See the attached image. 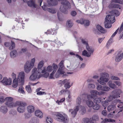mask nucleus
<instances>
[{
    "label": "nucleus",
    "mask_w": 123,
    "mask_h": 123,
    "mask_svg": "<svg viewBox=\"0 0 123 123\" xmlns=\"http://www.w3.org/2000/svg\"><path fill=\"white\" fill-rule=\"evenodd\" d=\"M43 61H41L39 63L37 66V68H33L32 70L31 75L29 79L31 81H34L37 79H39L42 75L41 73H44L46 70L45 67H44L43 69H42L43 64Z\"/></svg>",
    "instance_id": "obj_1"
},
{
    "label": "nucleus",
    "mask_w": 123,
    "mask_h": 123,
    "mask_svg": "<svg viewBox=\"0 0 123 123\" xmlns=\"http://www.w3.org/2000/svg\"><path fill=\"white\" fill-rule=\"evenodd\" d=\"M56 119L57 121L63 123H68L69 118L67 115L65 113H58L56 114Z\"/></svg>",
    "instance_id": "obj_2"
},
{
    "label": "nucleus",
    "mask_w": 123,
    "mask_h": 123,
    "mask_svg": "<svg viewBox=\"0 0 123 123\" xmlns=\"http://www.w3.org/2000/svg\"><path fill=\"white\" fill-rule=\"evenodd\" d=\"M62 4L60 8V11L63 13L66 14L67 10L68 8H70V5L69 3L66 0H62L61 2Z\"/></svg>",
    "instance_id": "obj_3"
},
{
    "label": "nucleus",
    "mask_w": 123,
    "mask_h": 123,
    "mask_svg": "<svg viewBox=\"0 0 123 123\" xmlns=\"http://www.w3.org/2000/svg\"><path fill=\"white\" fill-rule=\"evenodd\" d=\"M109 74L106 73H102L100 74L99 79L97 80L98 82L100 84L104 85L109 80Z\"/></svg>",
    "instance_id": "obj_4"
},
{
    "label": "nucleus",
    "mask_w": 123,
    "mask_h": 123,
    "mask_svg": "<svg viewBox=\"0 0 123 123\" xmlns=\"http://www.w3.org/2000/svg\"><path fill=\"white\" fill-rule=\"evenodd\" d=\"M35 59L34 58L32 59L30 62L27 61L26 62L24 66V71L26 73L30 72L34 66Z\"/></svg>",
    "instance_id": "obj_5"
},
{
    "label": "nucleus",
    "mask_w": 123,
    "mask_h": 123,
    "mask_svg": "<svg viewBox=\"0 0 123 123\" xmlns=\"http://www.w3.org/2000/svg\"><path fill=\"white\" fill-rule=\"evenodd\" d=\"M86 48L87 51L86 50H84L82 52V55L88 57H90L91 55L93 54L94 49L92 47L89 46V45L87 46Z\"/></svg>",
    "instance_id": "obj_6"
},
{
    "label": "nucleus",
    "mask_w": 123,
    "mask_h": 123,
    "mask_svg": "<svg viewBox=\"0 0 123 123\" xmlns=\"http://www.w3.org/2000/svg\"><path fill=\"white\" fill-rule=\"evenodd\" d=\"M27 105L26 104L18 101L17 106L18 107L17 108V111L20 113H23L25 111V107Z\"/></svg>",
    "instance_id": "obj_7"
},
{
    "label": "nucleus",
    "mask_w": 123,
    "mask_h": 123,
    "mask_svg": "<svg viewBox=\"0 0 123 123\" xmlns=\"http://www.w3.org/2000/svg\"><path fill=\"white\" fill-rule=\"evenodd\" d=\"M25 74V73L23 71L19 73L17 79L19 83H21V84L23 83L24 81Z\"/></svg>",
    "instance_id": "obj_8"
},
{
    "label": "nucleus",
    "mask_w": 123,
    "mask_h": 123,
    "mask_svg": "<svg viewBox=\"0 0 123 123\" xmlns=\"http://www.w3.org/2000/svg\"><path fill=\"white\" fill-rule=\"evenodd\" d=\"M115 16L114 15L109 14L106 16L105 18L106 23L107 21L113 23L115 21Z\"/></svg>",
    "instance_id": "obj_9"
},
{
    "label": "nucleus",
    "mask_w": 123,
    "mask_h": 123,
    "mask_svg": "<svg viewBox=\"0 0 123 123\" xmlns=\"http://www.w3.org/2000/svg\"><path fill=\"white\" fill-rule=\"evenodd\" d=\"M122 93L121 90L119 89H117L113 91L112 92V94L113 95L114 97L116 98L120 97V95Z\"/></svg>",
    "instance_id": "obj_10"
},
{
    "label": "nucleus",
    "mask_w": 123,
    "mask_h": 123,
    "mask_svg": "<svg viewBox=\"0 0 123 123\" xmlns=\"http://www.w3.org/2000/svg\"><path fill=\"white\" fill-rule=\"evenodd\" d=\"M79 106H76L74 109H71L69 110V112H70L72 116L74 117L76 115L77 111H79Z\"/></svg>",
    "instance_id": "obj_11"
},
{
    "label": "nucleus",
    "mask_w": 123,
    "mask_h": 123,
    "mask_svg": "<svg viewBox=\"0 0 123 123\" xmlns=\"http://www.w3.org/2000/svg\"><path fill=\"white\" fill-rule=\"evenodd\" d=\"M70 81L69 80L65 79L62 81V84H64V87L66 89L69 88L71 86L70 85Z\"/></svg>",
    "instance_id": "obj_12"
},
{
    "label": "nucleus",
    "mask_w": 123,
    "mask_h": 123,
    "mask_svg": "<svg viewBox=\"0 0 123 123\" xmlns=\"http://www.w3.org/2000/svg\"><path fill=\"white\" fill-rule=\"evenodd\" d=\"M42 7L44 10H47L48 12L52 13L54 14L56 12V11L54 9L50 8H47V5L45 4H44L43 6H42Z\"/></svg>",
    "instance_id": "obj_13"
},
{
    "label": "nucleus",
    "mask_w": 123,
    "mask_h": 123,
    "mask_svg": "<svg viewBox=\"0 0 123 123\" xmlns=\"http://www.w3.org/2000/svg\"><path fill=\"white\" fill-rule=\"evenodd\" d=\"M90 93L91 94L87 96V98H93L97 95V91L96 90H91Z\"/></svg>",
    "instance_id": "obj_14"
},
{
    "label": "nucleus",
    "mask_w": 123,
    "mask_h": 123,
    "mask_svg": "<svg viewBox=\"0 0 123 123\" xmlns=\"http://www.w3.org/2000/svg\"><path fill=\"white\" fill-rule=\"evenodd\" d=\"M1 82L5 85H9L12 83L11 80L10 79H7L6 78H4Z\"/></svg>",
    "instance_id": "obj_15"
},
{
    "label": "nucleus",
    "mask_w": 123,
    "mask_h": 123,
    "mask_svg": "<svg viewBox=\"0 0 123 123\" xmlns=\"http://www.w3.org/2000/svg\"><path fill=\"white\" fill-rule=\"evenodd\" d=\"M8 109L6 105H2L0 107V112L4 114H6L7 112Z\"/></svg>",
    "instance_id": "obj_16"
},
{
    "label": "nucleus",
    "mask_w": 123,
    "mask_h": 123,
    "mask_svg": "<svg viewBox=\"0 0 123 123\" xmlns=\"http://www.w3.org/2000/svg\"><path fill=\"white\" fill-rule=\"evenodd\" d=\"M75 62H74L73 63H68L67 66L68 69L69 70H73L74 69L77 67V66L75 65L74 66V64H75Z\"/></svg>",
    "instance_id": "obj_17"
},
{
    "label": "nucleus",
    "mask_w": 123,
    "mask_h": 123,
    "mask_svg": "<svg viewBox=\"0 0 123 123\" xmlns=\"http://www.w3.org/2000/svg\"><path fill=\"white\" fill-rule=\"evenodd\" d=\"M79 112L82 115H84L86 112L85 108L83 106L81 105L78 106Z\"/></svg>",
    "instance_id": "obj_18"
},
{
    "label": "nucleus",
    "mask_w": 123,
    "mask_h": 123,
    "mask_svg": "<svg viewBox=\"0 0 123 123\" xmlns=\"http://www.w3.org/2000/svg\"><path fill=\"white\" fill-rule=\"evenodd\" d=\"M123 58V52L121 54L119 53L116 55L115 60L117 62H119Z\"/></svg>",
    "instance_id": "obj_19"
},
{
    "label": "nucleus",
    "mask_w": 123,
    "mask_h": 123,
    "mask_svg": "<svg viewBox=\"0 0 123 123\" xmlns=\"http://www.w3.org/2000/svg\"><path fill=\"white\" fill-rule=\"evenodd\" d=\"M108 111V112L113 111V113L115 112V111L116 110V107L114 105H109L107 108Z\"/></svg>",
    "instance_id": "obj_20"
},
{
    "label": "nucleus",
    "mask_w": 123,
    "mask_h": 123,
    "mask_svg": "<svg viewBox=\"0 0 123 123\" xmlns=\"http://www.w3.org/2000/svg\"><path fill=\"white\" fill-rule=\"evenodd\" d=\"M18 101H16L15 102H12L8 103V104L6 105L8 107L12 108L16 107L17 106Z\"/></svg>",
    "instance_id": "obj_21"
},
{
    "label": "nucleus",
    "mask_w": 123,
    "mask_h": 123,
    "mask_svg": "<svg viewBox=\"0 0 123 123\" xmlns=\"http://www.w3.org/2000/svg\"><path fill=\"white\" fill-rule=\"evenodd\" d=\"M10 55V56L12 58H14L17 55V52L16 50H13L11 51Z\"/></svg>",
    "instance_id": "obj_22"
},
{
    "label": "nucleus",
    "mask_w": 123,
    "mask_h": 123,
    "mask_svg": "<svg viewBox=\"0 0 123 123\" xmlns=\"http://www.w3.org/2000/svg\"><path fill=\"white\" fill-rule=\"evenodd\" d=\"M97 29L101 33H105L106 31L101 26L99 25H97L96 27Z\"/></svg>",
    "instance_id": "obj_23"
},
{
    "label": "nucleus",
    "mask_w": 123,
    "mask_h": 123,
    "mask_svg": "<svg viewBox=\"0 0 123 123\" xmlns=\"http://www.w3.org/2000/svg\"><path fill=\"white\" fill-rule=\"evenodd\" d=\"M119 7V5L118 4L113 3L111 2L109 4L108 7L109 8H118Z\"/></svg>",
    "instance_id": "obj_24"
},
{
    "label": "nucleus",
    "mask_w": 123,
    "mask_h": 123,
    "mask_svg": "<svg viewBox=\"0 0 123 123\" xmlns=\"http://www.w3.org/2000/svg\"><path fill=\"white\" fill-rule=\"evenodd\" d=\"M35 114L36 116L40 118H42L43 117V113L39 110H36L35 112Z\"/></svg>",
    "instance_id": "obj_25"
},
{
    "label": "nucleus",
    "mask_w": 123,
    "mask_h": 123,
    "mask_svg": "<svg viewBox=\"0 0 123 123\" xmlns=\"http://www.w3.org/2000/svg\"><path fill=\"white\" fill-rule=\"evenodd\" d=\"M27 110L29 112L32 113L35 110V108L32 105H30L27 107Z\"/></svg>",
    "instance_id": "obj_26"
},
{
    "label": "nucleus",
    "mask_w": 123,
    "mask_h": 123,
    "mask_svg": "<svg viewBox=\"0 0 123 123\" xmlns=\"http://www.w3.org/2000/svg\"><path fill=\"white\" fill-rule=\"evenodd\" d=\"M108 85L111 88L114 89L116 87V86L113 83H112L111 81H109L108 83Z\"/></svg>",
    "instance_id": "obj_27"
},
{
    "label": "nucleus",
    "mask_w": 123,
    "mask_h": 123,
    "mask_svg": "<svg viewBox=\"0 0 123 123\" xmlns=\"http://www.w3.org/2000/svg\"><path fill=\"white\" fill-rule=\"evenodd\" d=\"M64 69H65L59 68L57 70L61 74L63 75L62 76L63 77L66 75V74H65V72L64 70Z\"/></svg>",
    "instance_id": "obj_28"
},
{
    "label": "nucleus",
    "mask_w": 123,
    "mask_h": 123,
    "mask_svg": "<svg viewBox=\"0 0 123 123\" xmlns=\"http://www.w3.org/2000/svg\"><path fill=\"white\" fill-rule=\"evenodd\" d=\"M13 100V98L11 97H6L5 99L6 102L5 103V104L6 105L8 103H9L10 102H12Z\"/></svg>",
    "instance_id": "obj_29"
},
{
    "label": "nucleus",
    "mask_w": 123,
    "mask_h": 123,
    "mask_svg": "<svg viewBox=\"0 0 123 123\" xmlns=\"http://www.w3.org/2000/svg\"><path fill=\"white\" fill-rule=\"evenodd\" d=\"M110 13L113 14V15H115L116 17L120 15V13L118 11L116 10H112L111 11Z\"/></svg>",
    "instance_id": "obj_30"
},
{
    "label": "nucleus",
    "mask_w": 123,
    "mask_h": 123,
    "mask_svg": "<svg viewBox=\"0 0 123 123\" xmlns=\"http://www.w3.org/2000/svg\"><path fill=\"white\" fill-rule=\"evenodd\" d=\"M86 104L89 107H92L93 105V102L91 100L89 99L86 101Z\"/></svg>",
    "instance_id": "obj_31"
},
{
    "label": "nucleus",
    "mask_w": 123,
    "mask_h": 123,
    "mask_svg": "<svg viewBox=\"0 0 123 123\" xmlns=\"http://www.w3.org/2000/svg\"><path fill=\"white\" fill-rule=\"evenodd\" d=\"M27 4L28 5L30 6H32L35 7H36V5L34 3V0H32L29 1Z\"/></svg>",
    "instance_id": "obj_32"
},
{
    "label": "nucleus",
    "mask_w": 123,
    "mask_h": 123,
    "mask_svg": "<svg viewBox=\"0 0 123 123\" xmlns=\"http://www.w3.org/2000/svg\"><path fill=\"white\" fill-rule=\"evenodd\" d=\"M19 83L18 81L17 80L14 79L12 84V86L14 88L16 87L18 85V83Z\"/></svg>",
    "instance_id": "obj_33"
},
{
    "label": "nucleus",
    "mask_w": 123,
    "mask_h": 123,
    "mask_svg": "<svg viewBox=\"0 0 123 123\" xmlns=\"http://www.w3.org/2000/svg\"><path fill=\"white\" fill-rule=\"evenodd\" d=\"M115 121L114 120L112 119H111L105 118L102 122V123H105V122H114Z\"/></svg>",
    "instance_id": "obj_34"
},
{
    "label": "nucleus",
    "mask_w": 123,
    "mask_h": 123,
    "mask_svg": "<svg viewBox=\"0 0 123 123\" xmlns=\"http://www.w3.org/2000/svg\"><path fill=\"white\" fill-rule=\"evenodd\" d=\"M111 22H109L108 21H106V23L105 21L104 22L105 26V28H111L112 26L111 25Z\"/></svg>",
    "instance_id": "obj_35"
},
{
    "label": "nucleus",
    "mask_w": 123,
    "mask_h": 123,
    "mask_svg": "<svg viewBox=\"0 0 123 123\" xmlns=\"http://www.w3.org/2000/svg\"><path fill=\"white\" fill-rule=\"evenodd\" d=\"M73 23L70 20H68L67 22V26L69 28H71L73 25Z\"/></svg>",
    "instance_id": "obj_36"
},
{
    "label": "nucleus",
    "mask_w": 123,
    "mask_h": 123,
    "mask_svg": "<svg viewBox=\"0 0 123 123\" xmlns=\"http://www.w3.org/2000/svg\"><path fill=\"white\" fill-rule=\"evenodd\" d=\"M81 100L80 97H78L76 100V104L77 105H80L81 103Z\"/></svg>",
    "instance_id": "obj_37"
},
{
    "label": "nucleus",
    "mask_w": 123,
    "mask_h": 123,
    "mask_svg": "<svg viewBox=\"0 0 123 123\" xmlns=\"http://www.w3.org/2000/svg\"><path fill=\"white\" fill-rule=\"evenodd\" d=\"M101 101V99L100 98H96L94 99L93 101L95 103L97 104L100 103Z\"/></svg>",
    "instance_id": "obj_38"
},
{
    "label": "nucleus",
    "mask_w": 123,
    "mask_h": 123,
    "mask_svg": "<svg viewBox=\"0 0 123 123\" xmlns=\"http://www.w3.org/2000/svg\"><path fill=\"white\" fill-rule=\"evenodd\" d=\"M110 89V88L108 86H102V91H107L109 90Z\"/></svg>",
    "instance_id": "obj_39"
},
{
    "label": "nucleus",
    "mask_w": 123,
    "mask_h": 123,
    "mask_svg": "<svg viewBox=\"0 0 123 123\" xmlns=\"http://www.w3.org/2000/svg\"><path fill=\"white\" fill-rule=\"evenodd\" d=\"M24 89L22 86H20L19 87L18 90V92L22 94H25V92L24 90Z\"/></svg>",
    "instance_id": "obj_40"
},
{
    "label": "nucleus",
    "mask_w": 123,
    "mask_h": 123,
    "mask_svg": "<svg viewBox=\"0 0 123 123\" xmlns=\"http://www.w3.org/2000/svg\"><path fill=\"white\" fill-rule=\"evenodd\" d=\"M27 51V49L26 48H24L21 49V50L19 51V54H22L23 53H24Z\"/></svg>",
    "instance_id": "obj_41"
},
{
    "label": "nucleus",
    "mask_w": 123,
    "mask_h": 123,
    "mask_svg": "<svg viewBox=\"0 0 123 123\" xmlns=\"http://www.w3.org/2000/svg\"><path fill=\"white\" fill-rule=\"evenodd\" d=\"M93 121H96L98 120V117L97 115H94L92 117Z\"/></svg>",
    "instance_id": "obj_42"
},
{
    "label": "nucleus",
    "mask_w": 123,
    "mask_h": 123,
    "mask_svg": "<svg viewBox=\"0 0 123 123\" xmlns=\"http://www.w3.org/2000/svg\"><path fill=\"white\" fill-rule=\"evenodd\" d=\"M59 68L65 69V67L63 65V62L62 61L59 64Z\"/></svg>",
    "instance_id": "obj_43"
},
{
    "label": "nucleus",
    "mask_w": 123,
    "mask_h": 123,
    "mask_svg": "<svg viewBox=\"0 0 123 123\" xmlns=\"http://www.w3.org/2000/svg\"><path fill=\"white\" fill-rule=\"evenodd\" d=\"M52 67L51 66H48L46 69V71L44 72H45L46 71L50 72L52 71Z\"/></svg>",
    "instance_id": "obj_44"
},
{
    "label": "nucleus",
    "mask_w": 123,
    "mask_h": 123,
    "mask_svg": "<svg viewBox=\"0 0 123 123\" xmlns=\"http://www.w3.org/2000/svg\"><path fill=\"white\" fill-rule=\"evenodd\" d=\"M100 108V106L98 104L95 105L93 106V109L95 110H98Z\"/></svg>",
    "instance_id": "obj_45"
},
{
    "label": "nucleus",
    "mask_w": 123,
    "mask_h": 123,
    "mask_svg": "<svg viewBox=\"0 0 123 123\" xmlns=\"http://www.w3.org/2000/svg\"><path fill=\"white\" fill-rule=\"evenodd\" d=\"M27 91L29 93H31L32 92V90L30 85L27 86L25 88Z\"/></svg>",
    "instance_id": "obj_46"
},
{
    "label": "nucleus",
    "mask_w": 123,
    "mask_h": 123,
    "mask_svg": "<svg viewBox=\"0 0 123 123\" xmlns=\"http://www.w3.org/2000/svg\"><path fill=\"white\" fill-rule=\"evenodd\" d=\"M102 105L104 107L107 106L108 104L109 103L108 101H105L102 103Z\"/></svg>",
    "instance_id": "obj_47"
},
{
    "label": "nucleus",
    "mask_w": 123,
    "mask_h": 123,
    "mask_svg": "<svg viewBox=\"0 0 123 123\" xmlns=\"http://www.w3.org/2000/svg\"><path fill=\"white\" fill-rule=\"evenodd\" d=\"M12 44L11 46L9 47V49L10 50H12L15 48V44L12 41H11Z\"/></svg>",
    "instance_id": "obj_48"
},
{
    "label": "nucleus",
    "mask_w": 123,
    "mask_h": 123,
    "mask_svg": "<svg viewBox=\"0 0 123 123\" xmlns=\"http://www.w3.org/2000/svg\"><path fill=\"white\" fill-rule=\"evenodd\" d=\"M47 123H52L53 122L52 120L49 117H47L46 120Z\"/></svg>",
    "instance_id": "obj_49"
},
{
    "label": "nucleus",
    "mask_w": 123,
    "mask_h": 123,
    "mask_svg": "<svg viewBox=\"0 0 123 123\" xmlns=\"http://www.w3.org/2000/svg\"><path fill=\"white\" fill-rule=\"evenodd\" d=\"M43 74V76L45 78H47L49 76V73L48 72H47L46 71L44 73H42Z\"/></svg>",
    "instance_id": "obj_50"
},
{
    "label": "nucleus",
    "mask_w": 123,
    "mask_h": 123,
    "mask_svg": "<svg viewBox=\"0 0 123 123\" xmlns=\"http://www.w3.org/2000/svg\"><path fill=\"white\" fill-rule=\"evenodd\" d=\"M85 20L82 19H81L80 20H77L76 22L78 23H80L81 24H84Z\"/></svg>",
    "instance_id": "obj_51"
},
{
    "label": "nucleus",
    "mask_w": 123,
    "mask_h": 123,
    "mask_svg": "<svg viewBox=\"0 0 123 123\" xmlns=\"http://www.w3.org/2000/svg\"><path fill=\"white\" fill-rule=\"evenodd\" d=\"M111 79L112 80H120V79L118 77L114 76H111Z\"/></svg>",
    "instance_id": "obj_52"
},
{
    "label": "nucleus",
    "mask_w": 123,
    "mask_h": 123,
    "mask_svg": "<svg viewBox=\"0 0 123 123\" xmlns=\"http://www.w3.org/2000/svg\"><path fill=\"white\" fill-rule=\"evenodd\" d=\"M58 68V67L57 65H54L53 66V67H52V68L53 69V72H54L55 73L56 71Z\"/></svg>",
    "instance_id": "obj_53"
},
{
    "label": "nucleus",
    "mask_w": 123,
    "mask_h": 123,
    "mask_svg": "<svg viewBox=\"0 0 123 123\" xmlns=\"http://www.w3.org/2000/svg\"><path fill=\"white\" fill-rule=\"evenodd\" d=\"M88 87L90 89H93L95 87V85L92 84H89L88 85Z\"/></svg>",
    "instance_id": "obj_54"
},
{
    "label": "nucleus",
    "mask_w": 123,
    "mask_h": 123,
    "mask_svg": "<svg viewBox=\"0 0 123 123\" xmlns=\"http://www.w3.org/2000/svg\"><path fill=\"white\" fill-rule=\"evenodd\" d=\"M111 2L118 3L119 4H121L122 2L119 0H112Z\"/></svg>",
    "instance_id": "obj_55"
},
{
    "label": "nucleus",
    "mask_w": 123,
    "mask_h": 123,
    "mask_svg": "<svg viewBox=\"0 0 123 123\" xmlns=\"http://www.w3.org/2000/svg\"><path fill=\"white\" fill-rule=\"evenodd\" d=\"M65 99L64 98H62L61 99L60 101L57 100L56 102L57 103H58V105H60V103L62 102L65 101Z\"/></svg>",
    "instance_id": "obj_56"
},
{
    "label": "nucleus",
    "mask_w": 123,
    "mask_h": 123,
    "mask_svg": "<svg viewBox=\"0 0 123 123\" xmlns=\"http://www.w3.org/2000/svg\"><path fill=\"white\" fill-rule=\"evenodd\" d=\"M81 42L83 43L86 46H86H88V45H89L88 44L87 42L85 40H84V39H82Z\"/></svg>",
    "instance_id": "obj_57"
},
{
    "label": "nucleus",
    "mask_w": 123,
    "mask_h": 123,
    "mask_svg": "<svg viewBox=\"0 0 123 123\" xmlns=\"http://www.w3.org/2000/svg\"><path fill=\"white\" fill-rule=\"evenodd\" d=\"M117 107L119 108H120L121 110L123 109V103H120L118 104L117 106Z\"/></svg>",
    "instance_id": "obj_58"
},
{
    "label": "nucleus",
    "mask_w": 123,
    "mask_h": 123,
    "mask_svg": "<svg viewBox=\"0 0 123 123\" xmlns=\"http://www.w3.org/2000/svg\"><path fill=\"white\" fill-rule=\"evenodd\" d=\"M90 22L88 20H85L84 23V24L86 26H88L89 25Z\"/></svg>",
    "instance_id": "obj_59"
},
{
    "label": "nucleus",
    "mask_w": 123,
    "mask_h": 123,
    "mask_svg": "<svg viewBox=\"0 0 123 123\" xmlns=\"http://www.w3.org/2000/svg\"><path fill=\"white\" fill-rule=\"evenodd\" d=\"M10 114L12 116H14L17 114V112L16 111L14 110H11L10 112Z\"/></svg>",
    "instance_id": "obj_60"
},
{
    "label": "nucleus",
    "mask_w": 123,
    "mask_h": 123,
    "mask_svg": "<svg viewBox=\"0 0 123 123\" xmlns=\"http://www.w3.org/2000/svg\"><path fill=\"white\" fill-rule=\"evenodd\" d=\"M57 4V1L56 0H52L51 6L56 5Z\"/></svg>",
    "instance_id": "obj_61"
},
{
    "label": "nucleus",
    "mask_w": 123,
    "mask_h": 123,
    "mask_svg": "<svg viewBox=\"0 0 123 123\" xmlns=\"http://www.w3.org/2000/svg\"><path fill=\"white\" fill-rule=\"evenodd\" d=\"M111 43L110 42V40H109L107 43L106 47L107 49H108L111 45Z\"/></svg>",
    "instance_id": "obj_62"
},
{
    "label": "nucleus",
    "mask_w": 123,
    "mask_h": 123,
    "mask_svg": "<svg viewBox=\"0 0 123 123\" xmlns=\"http://www.w3.org/2000/svg\"><path fill=\"white\" fill-rule=\"evenodd\" d=\"M102 86L101 85L99 84H98V85L97 86V89L98 90L102 91Z\"/></svg>",
    "instance_id": "obj_63"
},
{
    "label": "nucleus",
    "mask_w": 123,
    "mask_h": 123,
    "mask_svg": "<svg viewBox=\"0 0 123 123\" xmlns=\"http://www.w3.org/2000/svg\"><path fill=\"white\" fill-rule=\"evenodd\" d=\"M36 121L35 119L33 118L30 121L29 123H36Z\"/></svg>",
    "instance_id": "obj_64"
}]
</instances>
